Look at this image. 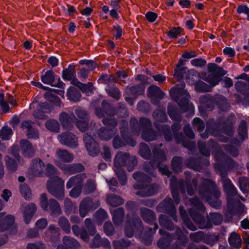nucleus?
<instances>
[{
    "label": "nucleus",
    "instance_id": "47",
    "mask_svg": "<svg viewBox=\"0 0 249 249\" xmlns=\"http://www.w3.org/2000/svg\"><path fill=\"white\" fill-rule=\"evenodd\" d=\"M190 202L192 205L194 206L193 208H190L189 210V213L191 215L190 210L191 209H194L193 213H194L197 212L198 214L199 211H204L205 209L203 206V204L200 201V200L196 197H193L190 199Z\"/></svg>",
    "mask_w": 249,
    "mask_h": 249
},
{
    "label": "nucleus",
    "instance_id": "31",
    "mask_svg": "<svg viewBox=\"0 0 249 249\" xmlns=\"http://www.w3.org/2000/svg\"><path fill=\"white\" fill-rule=\"evenodd\" d=\"M215 105L222 111H228L230 107L226 98L220 94L214 95V106Z\"/></svg>",
    "mask_w": 249,
    "mask_h": 249
},
{
    "label": "nucleus",
    "instance_id": "18",
    "mask_svg": "<svg viewBox=\"0 0 249 249\" xmlns=\"http://www.w3.org/2000/svg\"><path fill=\"white\" fill-rule=\"evenodd\" d=\"M159 232L160 234L162 235V237L158 241V247L161 249H171V243L175 238L174 234L162 230H160Z\"/></svg>",
    "mask_w": 249,
    "mask_h": 249
},
{
    "label": "nucleus",
    "instance_id": "59",
    "mask_svg": "<svg viewBox=\"0 0 249 249\" xmlns=\"http://www.w3.org/2000/svg\"><path fill=\"white\" fill-rule=\"evenodd\" d=\"M106 91L109 96L116 100H118L121 97V92L119 89L114 86H108L106 88Z\"/></svg>",
    "mask_w": 249,
    "mask_h": 249
},
{
    "label": "nucleus",
    "instance_id": "64",
    "mask_svg": "<svg viewBox=\"0 0 249 249\" xmlns=\"http://www.w3.org/2000/svg\"><path fill=\"white\" fill-rule=\"evenodd\" d=\"M153 116L156 120L161 122H165L167 119L165 111L163 109L155 110L153 113Z\"/></svg>",
    "mask_w": 249,
    "mask_h": 249
},
{
    "label": "nucleus",
    "instance_id": "32",
    "mask_svg": "<svg viewBox=\"0 0 249 249\" xmlns=\"http://www.w3.org/2000/svg\"><path fill=\"white\" fill-rule=\"evenodd\" d=\"M44 174L50 178L49 180L60 181L61 178L58 176L57 169L52 164L48 163L45 169Z\"/></svg>",
    "mask_w": 249,
    "mask_h": 249
},
{
    "label": "nucleus",
    "instance_id": "9",
    "mask_svg": "<svg viewBox=\"0 0 249 249\" xmlns=\"http://www.w3.org/2000/svg\"><path fill=\"white\" fill-rule=\"evenodd\" d=\"M47 188L48 192L58 200H63L65 193L64 190V181H54L48 180L47 182Z\"/></svg>",
    "mask_w": 249,
    "mask_h": 249
},
{
    "label": "nucleus",
    "instance_id": "2",
    "mask_svg": "<svg viewBox=\"0 0 249 249\" xmlns=\"http://www.w3.org/2000/svg\"><path fill=\"white\" fill-rule=\"evenodd\" d=\"M171 88L170 91V96L178 105L183 112H186L193 109V105L189 103L190 95L187 91L184 89L185 84L183 81Z\"/></svg>",
    "mask_w": 249,
    "mask_h": 249
},
{
    "label": "nucleus",
    "instance_id": "25",
    "mask_svg": "<svg viewBox=\"0 0 249 249\" xmlns=\"http://www.w3.org/2000/svg\"><path fill=\"white\" fill-rule=\"evenodd\" d=\"M228 213L231 215H235L242 213V209L240 202L234 201L232 198L227 199Z\"/></svg>",
    "mask_w": 249,
    "mask_h": 249
},
{
    "label": "nucleus",
    "instance_id": "49",
    "mask_svg": "<svg viewBox=\"0 0 249 249\" xmlns=\"http://www.w3.org/2000/svg\"><path fill=\"white\" fill-rule=\"evenodd\" d=\"M157 133L152 128L142 130V137L145 141L151 142L156 139Z\"/></svg>",
    "mask_w": 249,
    "mask_h": 249
},
{
    "label": "nucleus",
    "instance_id": "20",
    "mask_svg": "<svg viewBox=\"0 0 249 249\" xmlns=\"http://www.w3.org/2000/svg\"><path fill=\"white\" fill-rule=\"evenodd\" d=\"M45 163L40 159L36 158L32 160L31 173L35 176H42L44 174Z\"/></svg>",
    "mask_w": 249,
    "mask_h": 249
},
{
    "label": "nucleus",
    "instance_id": "52",
    "mask_svg": "<svg viewBox=\"0 0 249 249\" xmlns=\"http://www.w3.org/2000/svg\"><path fill=\"white\" fill-rule=\"evenodd\" d=\"M46 128L51 131L58 133L60 130V124L58 121L54 119H50L45 123Z\"/></svg>",
    "mask_w": 249,
    "mask_h": 249
},
{
    "label": "nucleus",
    "instance_id": "29",
    "mask_svg": "<svg viewBox=\"0 0 249 249\" xmlns=\"http://www.w3.org/2000/svg\"><path fill=\"white\" fill-rule=\"evenodd\" d=\"M199 102L201 105L210 110L214 107V95L210 94H206L199 97Z\"/></svg>",
    "mask_w": 249,
    "mask_h": 249
},
{
    "label": "nucleus",
    "instance_id": "56",
    "mask_svg": "<svg viewBox=\"0 0 249 249\" xmlns=\"http://www.w3.org/2000/svg\"><path fill=\"white\" fill-rule=\"evenodd\" d=\"M197 183V180L196 178H193L191 182L190 179L187 178V181L186 182V189L187 193L190 196H192L194 194L195 191L196 189Z\"/></svg>",
    "mask_w": 249,
    "mask_h": 249
},
{
    "label": "nucleus",
    "instance_id": "42",
    "mask_svg": "<svg viewBox=\"0 0 249 249\" xmlns=\"http://www.w3.org/2000/svg\"><path fill=\"white\" fill-rule=\"evenodd\" d=\"M145 87L143 84L136 85L127 88L128 94L138 96L143 93Z\"/></svg>",
    "mask_w": 249,
    "mask_h": 249
},
{
    "label": "nucleus",
    "instance_id": "58",
    "mask_svg": "<svg viewBox=\"0 0 249 249\" xmlns=\"http://www.w3.org/2000/svg\"><path fill=\"white\" fill-rule=\"evenodd\" d=\"M48 92H46L44 93V96L46 99H47L50 102L53 103L55 105L60 107L61 101L59 97L54 95L51 93L52 91L56 92V90L53 89L52 91L48 90Z\"/></svg>",
    "mask_w": 249,
    "mask_h": 249
},
{
    "label": "nucleus",
    "instance_id": "34",
    "mask_svg": "<svg viewBox=\"0 0 249 249\" xmlns=\"http://www.w3.org/2000/svg\"><path fill=\"white\" fill-rule=\"evenodd\" d=\"M153 159L156 163H162L166 160V157L165 152L158 147L157 145H154L152 150Z\"/></svg>",
    "mask_w": 249,
    "mask_h": 249
},
{
    "label": "nucleus",
    "instance_id": "62",
    "mask_svg": "<svg viewBox=\"0 0 249 249\" xmlns=\"http://www.w3.org/2000/svg\"><path fill=\"white\" fill-rule=\"evenodd\" d=\"M75 125L79 131L84 132L89 129V120H78L76 118L74 123Z\"/></svg>",
    "mask_w": 249,
    "mask_h": 249
},
{
    "label": "nucleus",
    "instance_id": "57",
    "mask_svg": "<svg viewBox=\"0 0 249 249\" xmlns=\"http://www.w3.org/2000/svg\"><path fill=\"white\" fill-rule=\"evenodd\" d=\"M235 88L242 94L249 93V83L238 81L235 84Z\"/></svg>",
    "mask_w": 249,
    "mask_h": 249
},
{
    "label": "nucleus",
    "instance_id": "14",
    "mask_svg": "<svg viewBox=\"0 0 249 249\" xmlns=\"http://www.w3.org/2000/svg\"><path fill=\"white\" fill-rule=\"evenodd\" d=\"M54 163L63 171L65 174L72 175L82 172L85 170L84 166L81 163L65 164L58 160H55Z\"/></svg>",
    "mask_w": 249,
    "mask_h": 249
},
{
    "label": "nucleus",
    "instance_id": "33",
    "mask_svg": "<svg viewBox=\"0 0 249 249\" xmlns=\"http://www.w3.org/2000/svg\"><path fill=\"white\" fill-rule=\"evenodd\" d=\"M36 205L33 203H29L25 207L24 212V220L26 224H29L36 211Z\"/></svg>",
    "mask_w": 249,
    "mask_h": 249
},
{
    "label": "nucleus",
    "instance_id": "28",
    "mask_svg": "<svg viewBox=\"0 0 249 249\" xmlns=\"http://www.w3.org/2000/svg\"><path fill=\"white\" fill-rule=\"evenodd\" d=\"M112 220L114 224L116 226L121 225L124 217V210L123 207H119L115 209L112 212Z\"/></svg>",
    "mask_w": 249,
    "mask_h": 249
},
{
    "label": "nucleus",
    "instance_id": "53",
    "mask_svg": "<svg viewBox=\"0 0 249 249\" xmlns=\"http://www.w3.org/2000/svg\"><path fill=\"white\" fill-rule=\"evenodd\" d=\"M219 239V236L214 233L205 234L203 242L206 244L213 246Z\"/></svg>",
    "mask_w": 249,
    "mask_h": 249
},
{
    "label": "nucleus",
    "instance_id": "27",
    "mask_svg": "<svg viewBox=\"0 0 249 249\" xmlns=\"http://www.w3.org/2000/svg\"><path fill=\"white\" fill-rule=\"evenodd\" d=\"M57 159L60 162H70L73 160V155L64 149H57L55 153ZM55 160H54V161Z\"/></svg>",
    "mask_w": 249,
    "mask_h": 249
},
{
    "label": "nucleus",
    "instance_id": "24",
    "mask_svg": "<svg viewBox=\"0 0 249 249\" xmlns=\"http://www.w3.org/2000/svg\"><path fill=\"white\" fill-rule=\"evenodd\" d=\"M55 75L53 71L49 70L47 71L44 75H42L41 77V80L43 83L46 84L50 85L52 86L57 87L59 88L62 87L63 83L60 80L56 84H53L54 81Z\"/></svg>",
    "mask_w": 249,
    "mask_h": 249
},
{
    "label": "nucleus",
    "instance_id": "3",
    "mask_svg": "<svg viewBox=\"0 0 249 249\" xmlns=\"http://www.w3.org/2000/svg\"><path fill=\"white\" fill-rule=\"evenodd\" d=\"M194 209H191V216L199 225V228L201 229H210L212 228V222L215 225H220L223 220L222 214L217 213H210L208 217L207 220H206L203 217L197 212L194 213H193Z\"/></svg>",
    "mask_w": 249,
    "mask_h": 249
},
{
    "label": "nucleus",
    "instance_id": "21",
    "mask_svg": "<svg viewBox=\"0 0 249 249\" xmlns=\"http://www.w3.org/2000/svg\"><path fill=\"white\" fill-rule=\"evenodd\" d=\"M4 214V213H0V232L6 231L15 222V217L13 215L10 214L3 217Z\"/></svg>",
    "mask_w": 249,
    "mask_h": 249
},
{
    "label": "nucleus",
    "instance_id": "15",
    "mask_svg": "<svg viewBox=\"0 0 249 249\" xmlns=\"http://www.w3.org/2000/svg\"><path fill=\"white\" fill-rule=\"evenodd\" d=\"M170 186L171 187L172 195L174 201L176 204L179 202L178 197V191L184 192L185 191V183L183 180L178 181L176 178L173 176L171 178Z\"/></svg>",
    "mask_w": 249,
    "mask_h": 249
},
{
    "label": "nucleus",
    "instance_id": "37",
    "mask_svg": "<svg viewBox=\"0 0 249 249\" xmlns=\"http://www.w3.org/2000/svg\"><path fill=\"white\" fill-rule=\"evenodd\" d=\"M63 243L65 247L71 249H79L81 248V245L79 242L74 238L65 236L63 238Z\"/></svg>",
    "mask_w": 249,
    "mask_h": 249
},
{
    "label": "nucleus",
    "instance_id": "41",
    "mask_svg": "<svg viewBox=\"0 0 249 249\" xmlns=\"http://www.w3.org/2000/svg\"><path fill=\"white\" fill-rule=\"evenodd\" d=\"M211 143L213 144L212 146H214V142L212 140H209L208 144H206L204 142H198V147L199 152L204 156L208 157L210 156V146Z\"/></svg>",
    "mask_w": 249,
    "mask_h": 249
},
{
    "label": "nucleus",
    "instance_id": "6",
    "mask_svg": "<svg viewBox=\"0 0 249 249\" xmlns=\"http://www.w3.org/2000/svg\"><path fill=\"white\" fill-rule=\"evenodd\" d=\"M133 188L138 191L136 195L141 197H148L157 194L160 191V186L156 183L144 185L142 184L137 183L133 185Z\"/></svg>",
    "mask_w": 249,
    "mask_h": 249
},
{
    "label": "nucleus",
    "instance_id": "19",
    "mask_svg": "<svg viewBox=\"0 0 249 249\" xmlns=\"http://www.w3.org/2000/svg\"><path fill=\"white\" fill-rule=\"evenodd\" d=\"M46 237L54 244L58 243L60 239V230L55 225L51 224L49 225L45 232Z\"/></svg>",
    "mask_w": 249,
    "mask_h": 249
},
{
    "label": "nucleus",
    "instance_id": "38",
    "mask_svg": "<svg viewBox=\"0 0 249 249\" xmlns=\"http://www.w3.org/2000/svg\"><path fill=\"white\" fill-rule=\"evenodd\" d=\"M97 134L102 140L107 141L113 137L114 132L112 128L107 129L105 127H102L98 129Z\"/></svg>",
    "mask_w": 249,
    "mask_h": 249
},
{
    "label": "nucleus",
    "instance_id": "26",
    "mask_svg": "<svg viewBox=\"0 0 249 249\" xmlns=\"http://www.w3.org/2000/svg\"><path fill=\"white\" fill-rule=\"evenodd\" d=\"M221 182L224 191L228 196V199L232 198L231 197L237 195V189L229 178L225 179Z\"/></svg>",
    "mask_w": 249,
    "mask_h": 249
},
{
    "label": "nucleus",
    "instance_id": "45",
    "mask_svg": "<svg viewBox=\"0 0 249 249\" xmlns=\"http://www.w3.org/2000/svg\"><path fill=\"white\" fill-rule=\"evenodd\" d=\"M139 154L142 158L146 160H150L152 157V153L149 147L144 142L140 144Z\"/></svg>",
    "mask_w": 249,
    "mask_h": 249
},
{
    "label": "nucleus",
    "instance_id": "13",
    "mask_svg": "<svg viewBox=\"0 0 249 249\" xmlns=\"http://www.w3.org/2000/svg\"><path fill=\"white\" fill-rule=\"evenodd\" d=\"M186 166L196 171H200L209 165V161L206 158L199 156L196 159L191 157L185 161Z\"/></svg>",
    "mask_w": 249,
    "mask_h": 249
},
{
    "label": "nucleus",
    "instance_id": "17",
    "mask_svg": "<svg viewBox=\"0 0 249 249\" xmlns=\"http://www.w3.org/2000/svg\"><path fill=\"white\" fill-rule=\"evenodd\" d=\"M147 96L151 99L152 103L154 105H159L160 104V100L164 96V93L159 87L152 85L148 88Z\"/></svg>",
    "mask_w": 249,
    "mask_h": 249
},
{
    "label": "nucleus",
    "instance_id": "35",
    "mask_svg": "<svg viewBox=\"0 0 249 249\" xmlns=\"http://www.w3.org/2000/svg\"><path fill=\"white\" fill-rule=\"evenodd\" d=\"M130 155L127 153L123 154L122 152H119L115 156L114 160L115 167L125 166L128 161Z\"/></svg>",
    "mask_w": 249,
    "mask_h": 249
},
{
    "label": "nucleus",
    "instance_id": "1",
    "mask_svg": "<svg viewBox=\"0 0 249 249\" xmlns=\"http://www.w3.org/2000/svg\"><path fill=\"white\" fill-rule=\"evenodd\" d=\"M200 197L205 199L213 207L218 209L222 202L219 199L220 192L215 183L209 178H203L198 188Z\"/></svg>",
    "mask_w": 249,
    "mask_h": 249
},
{
    "label": "nucleus",
    "instance_id": "8",
    "mask_svg": "<svg viewBox=\"0 0 249 249\" xmlns=\"http://www.w3.org/2000/svg\"><path fill=\"white\" fill-rule=\"evenodd\" d=\"M120 133L122 138L120 136L117 135L112 140L113 146L115 149H119L126 144L132 147L136 145V142L127 133V130H121Z\"/></svg>",
    "mask_w": 249,
    "mask_h": 249
},
{
    "label": "nucleus",
    "instance_id": "48",
    "mask_svg": "<svg viewBox=\"0 0 249 249\" xmlns=\"http://www.w3.org/2000/svg\"><path fill=\"white\" fill-rule=\"evenodd\" d=\"M208 69L210 72L214 73L220 78H221L222 76L225 75L227 73L226 71H225L222 68L218 67L215 63L208 64Z\"/></svg>",
    "mask_w": 249,
    "mask_h": 249
},
{
    "label": "nucleus",
    "instance_id": "10",
    "mask_svg": "<svg viewBox=\"0 0 249 249\" xmlns=\"http://www.w3.org/2000/svg\"><path fill=\"white\" fill-rule=\"evenodd\" d=\"M100 205L99 200L93 201L89 197L83 199L79 205V214L81 217H84L90 211H94Z\"/></svg>",
    "mask_w": 249,
    "mask_h": 249
},
{
    "label": "nucleus",
    "instance_id": "51",
    "mask_svg": "<svg viewBox=\"0 0 249 249\" xmlns=\"http://www.w3.org/2000/svg\"><path fill=\"white\" fill-rule=\"evenodd\" d=\"M58 224L67 234L71 232V225L68 219L65 216H60L58 219Z\"/></svg>",
    "mask_w": 249,
    "mask_h": 249
},
{
    "label": "nucleus",
    "instance_id": "55",
    "mask_svg": "<svg viewBox=\"0 0 249 249\" xmlns=\"http://www.w3.org/2000/svg\"><path fill=\"white\" fill-rule=\"evenodd\" d=\"M183 159L180 157L175 156L171 161V166L174 171L179 172L181 171Z\"/></svg>",
    "mask_w": 249,
    "mask_h": 249
},
{
    "label": "nucleus",
    "instance_id": "23",
    "mask_svg": "<svg viewBox=\"0 0 249 249\" xmlns=\"http://www.w3.org/2000/svg\"><path fill=\"white\" fill-rule=\"evenodd\" d=\"M86 176L84 174H79L71 177L69 178L66 183V187L70 189L73 186L76 187H83L84 180Z\"/></svg>",
    "mask_w": 249,
    "mask_h": 249
},
{
    "label": "nucleus",
    "instance_id": "43",
    "mask_svg": "<svg viewBox=\"0 0 249 249\" xmlns=\"http://www.w3.org/2000/svg\"><path fill=\"white\" fill-rule=\"evenodd\" d=\"M107 203L111 206L117 207L123 204L124 202V199L120 196L109 194L107 196Z\"/></svg>",
    "mask_w": 249,
    "mask_h": 249
},
{
    "label": "nucleus",
    "instance_id": "22",
    "mask_svg": "<svg viewBox=\"0 0 249 249\" xmlns=\"http://www.w3.org/2000/svg\"><path fill=\"white\" fill-rule=\"evenodd\" d=\"M140 214L142 220L149 224L154 223L156 220L155 212L146 207L140 208Z\"/></svg>",
    "mask_w": 249,
    "mask_h": 249
},
{
    "label": "nucleus",
    "instance_id": "60",
    "mask_svg": "<svg viewBox=\"0 0 249 249\" xmlns=\"http://www.w3.org/2000/svg\"><path fill=\"white\" fill-rule=\"evenodd\" d=\"M199 73L196 71L194 69L189 70L186 76V82L193 84L195 81L199 79Z\"/></svg>",
    "mask_w": 249,
    "mask_h": 249
},
{
    "label": "nucleus",
    "instance_id": "40",
    "mask_svg": "<svg viewBox=\"0 0 249 249\" xmlns=\"http://www.w3.org/2000/svg\"><path fill=\"white\" fill-rule=\"evenodd\" d=\"M67 96L70 101L77 102L80 100L81 95L80 91L78 89L71 87L67 91Z\"/></svg>",
    "mask_w": 249,
    "mask_h": 249
},
{
    "label": "nucleus",
    "instance_id": "63",
    "mask_svg": "<svg viewBox=\"0 0 249 249\" xmlns=\"http://www.w3.org/2000/svg\"><path fill=\"white\" fill-rule=\"evenodd\" d=\"M131 243L128 240L122 239L119 240L114 241L113 243L114 249H127Z\"/></svg>",
    "mask_w": 249,
    "mask_h": 249
},
{
    "label": "nucleus",
    "instance_id": "54",
    "mask_svg": "<svg viewBox=\"0 0 249 249\" xmlns=\"http://www.w3.org/2000/svg\"><path fill=\"white\" fill-rule=\"evenodd\" d=\"M133 178L139 182L149 183L152 178L149 176L141 172H137L133 174Z\"/></svg>",
    "mask_w": 249,
    "mask_h": 249
},
{
    "label": "nucleus",
    "instance_id": "16",
    "mask_svg": "<svg viewBox=\"0 0 249 249\" xmlns=\"http://www.w3.org/2000/svg\"><path fill=\"white\" fill-rule=\"evenodd\" d=\"M58 139L60 142L71 148H75L78 146L76 136L72 133L67 132L58 135Z\"/></svg>",
    "mask_w": 249,
    "mask_h": 249
},
{
    "label": "nucleus",
    "instance_id": "4",
    "mask_svg": "<svg viewBox=\"0 0 249 249\" xmlns=\"http://www.w3.org/2000/svg\"><path fill=\"white\" fill-rule=\"evenodd\" d=\"M39 205L41 209L50 213L53 217H57L62 213L60 204L54 198L48 199L46 194H42L39 199Z\"/></svg>",
    "mask_w": 249,
    "mask_h": 249
},
{
    "label": "nucleus",
    "instance_id": "44",
    "mask_svg": "<svg viewBox=\"0 0 249 249\" xmlns=\"http://www.w3.org/2000/svg\"><path fill=\"white\" fill-rule=\"evenodd\" d=\"M74 115L78 120H88L89 118V114L88 111L82 107L76 106L73 108Z\"/></svg>",
    "mask_w": 249,
    "mask_h": 249
},
{
    "label": "nucleus",
    "instance_id": "46",
    "mask_svg": "<svg viewBox=\"0 0 249 249\" xmlns=\"http://www.w3.org/2000/svg\"><path fill=\"white\" fill-rule=\"evenodd\" d=\"M74 66L69 65L68 68L62 71V78L65 80L70 81L76 77V71Z\"/></svg>",
    "mask_w": 249,
    "mask_h": 249
},
{
    "label": "nucleus",
    "instance_id": "36",
    "mask_svg": "<svg viewBox=\"0 0 249 249\" xmlns=\"http://www.w3.org/2000/svg\"><path fill=\"white\" fill-rule=\"evenodd\" d=\"M159 222L161 227L170 231L175 229L173 223L169 216L166 215L160 214L159 217Z\"/></svg>",
    "mask_w": 249,
    "mask_h": 249
},
{
    "label": "nucleus",
    "instance_id": "39",
    "mask_svg": "<svg viewBox=\"0 0 249 249\" xmlns=\"http://www.w3.org/2000/svg\"><path fill=\"white\" fill-rule=\"evenodd\" d=\"M228 241L230 245L235 249H238L241 247L242 239L239 234L235 232H232L231 233Z\"/></svg>",
    "mask_w": 249,
    "mask_h": 249
},
{
    "label": "nucleus",
    "instance_id": "30",
    "mask_svg": "<svg viewBox=\"0 0 249 249\" xmlns=\"http://www.w3.org/2000/svg\"><path fill=\"white\" fill-rule=\"evenodd\" d=\"M19 143L22 153L25 156L31 157L34 156L35 150L31 142L27 140L22 139Z\"/></svg>",
    "mask_w": 249,
    "mask_h": 249
},
{
    "label": "nucleus",
    "instance_id": "5",
    "mask_svg": "<svg viewBox=\"0 0 249 249\" xmlns=\"http://www.w3.org/2000/svg\"><path fill=\"white\" fill-rule=\"evenodd\" d=\"M143 227L141 218L137 215H132L131 220H127L124 229L125 235L128 237H132L135 233L140 234Z\"/></svg>",
    "mask_w": 249,
    "mask_h": 249
},
{
    "label": "nucleus",
    "instance_id": "11",
    "mask_svg": "<svg viewBox=\"0 0 249 249\" xmlns=\"http://www.w3.org/2000/svg\"><path fill=\"white\" fill-rule=\"evenodd\" d=\"M83 139L89 155L91 157L97 156L100 152V148L93 138L88 133H85Z\"/></svg>",
    "mask_w": 249,
    "mask_h": 249
},
{
    "label": "nucleus",
    "instance_id": "7",
    "mask_svg": "<svg viewBox=\"0 0 249 249\" xmlns=\"http://www.w3.org/2000/svg\"><path fill=\"white\" fill-rule=\"evenodd\" d=\"M156 210L158 212L167 213L172 217L175 222H178L176 215L177 210L171 197L166 196L162 202L158 204Z\"/></svg>",
    "mask_w": 249,
    "mask_h": 249
},
{
    "label": "nucleus",
    "instance_id": "61",
    "mask_svg": "<svg viewBox=\"0 0 249 249\" xmlns=\"http://www.w3.org/2000/svg\"><path fill=\"white\" fill-rule=\"evenodd\" d=\"M238 182L241 191L244 194L249 192V178L244 177L238 178Z\"/></svg>",
    "mask_w": 249,
    "mask_h": 249
},
{
    "label": "nucleus",
    "instance_id": "50",
    "mask_svg": "<svg viewBox=\"0 0 249 249\" xmlns=\"http://www.w3.org/2000/svg\"><path fill=\"white\" fill-rule=\"evenodd\" d=\"M167 110L168 113L172 119L177 121H179L181 120L180 112L178 109L174 106L169 104Z\"/></svg>",
    "mask_w": 249,
    "mask_h": 249
},
{
    "label": "nucleus",
    "instance_id": "12",
    "mask_svg": "<svg viewBox=\"0 0 249 249\" xmlns=\"http://www.w3.org/2000/svg\"><path fill=\"white\" fill-rule=\"evenodd\" d=\"M76 117L73 113L62 112L59 115V121L64 129L72 130L74 127Z\"/></svg>",
    "mask_w": 249,
    "mask_h": 249
}]
</instances>
